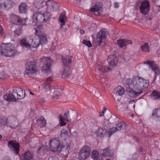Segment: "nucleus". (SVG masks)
<instances>
[{"label": "nucleus", "instance_id": "29", "mask_svg": "<svg viewBox=\"0 0 160 160\" xmlns=\"http://www.w3.org/2000/svg\"><path fill=\"white\" fill-rule=\"evenodd\" d=\"M47 151V148L46 147L43 146L39 148L37 152L38 154L39 155L43 156Z\"/></svg>", "mask_w": 160, "mask_h": 160}, {"label": "nucleus", "instance_id": "2", "mask_svg": "<svg viewBox=\"0 0 160 160\" xmlns=\"http://www.w3.org/2000/svg\"><path fill=\"white\" fill-rule=\"evenodd\" d=\"M51 14L47 11H44L43 13L37 12L35 13L32 16V24L35 26L39 23H43L48 20L50 18Z\"/></svg>", "mask_w": 160, "mask_h": 160}, {"label": "nucleus", "instance_id": "31", "mask_svg": "<svg viewBox=\"0 0 160 160\" xmlns=\"http://www.w3.org/2000/svg\"><path fill=\"white\" fill-rule=\"evenodd\" d=\"M72 58V56H66L64 58H62L63 64L65 66H67L71 64Z\"/></svg>", "mask_w": 160, "mask_h": 160}, {"label": "nucleus", "instance_id": "12", "mask_svg": "<svg viewBox=\"0 0 160 160\" xmlns=\"http://www.w3.org/2000/svg\"><path fill=\"white\" fill-rule=\"evenodd\" d=\"M46 9L50 12L56 11L58 9V5L53 1L48 0L46 2Z\"/></svg>", "mask_w": 160, "mask_h": 160}, {"label": "nucleus", "instance_id": "20", "mask_svg": "<svg viewBox=\"0 0 160 160\" xmlns=\"http://www.w3.org/2000/svg\"><path fill=\"white\" fill-rule=\"evenodd\" d=\"M100 153L101 155L105 157H111L113 155L112 151L109 150V148L101 150Z\"/></svg>", "mask_w": 160, "mask_h": 160}, {"label": "nucleus", "instance_id": "32", "mask_svg": "<svg viewBox=\"0 0 160 160\" xmlns=\"http://www.w3.org/2000/svg\"><path fill=\"white\" fill-rule=\"evenodd\" d=\"M151 98L153 100H155L160 98V92L157 91H153L150 95Z\"/></svg>", "mask_w": 160, "mask_h": 160}, {"label": "nucleus", "instance_id": "38", "mask_svg": "<svg viewBox=\"0 0 160 160\" xmlns=\"http://www.w3.org/2000/svg\"><path fill=\"white\" fill-rule=\"evenodd\" d=\"M106 132L104 129L102 128H99L96 131V133L97 135L101 137H103L105 134Z\"/></svg>", "mask_w": 160, "mask_h": 160}, {"label": "nucleus", "instance_id": "40", "mask_svg": "<svg viewBox=\"0 0 160 160\" xmlns=\"http://www.w3.org/2000/svg\"><path fill=\"white\" fill-rule=\"evenodd\" d=\"M68 136V132L67 130L63 129L61 132V136L63 138H65Z\"/></svg>", "mask_w": 160, "mask_h": 160}, {"label": "nucleus", "instance_id": "19", "mask_svg": "<svg viewBox=\"0 0 160 160\" xmlns=\"http://www.w3.org/2000/svg\"><path fill=\"white\" fill-rule=\"evenodd\" d=\"M114 93L115 96H121L124 94L125 90L122 87L118 86L115 88Z\"/></svg>", "mask_w": 160, "mask_h": 160}, {"label": "nucleus", "instance_id": "11", "mask_svg": "<svg viewBox=\"0 0 160 160\" xmlns=\"http://www.w3.org/2000/svg\"><path fill=\"white\" fill-rule=\"evenodd\" d=\"M8 146L10 149L17 154L19 151V145L14 141H10L8 142Z\"/></svg>", "mask_w": 160, "mask_h": 160}, {"label": "nucleus", "instance_id": "8", "mask_svg": "<svg viewBox=\"0 0 160 160\" xmlns=\"http://www.w3.org/2000/svg\"><path fill=\"white\" fill-rule=\"evenodd\" d=\"M40 62L45 63V65L42 68V71L45 73L50 72L51 70V65L53 61L49 58L43 57L41 59Z\"/></svg>", "mask_w": 160, "mask_h": 160}, {"label": "nucleus", "instance_id": "18", "mask_svg": "<svg viewBox=\"0 0 160 160\" xmlns=\"http://www.w3.org/2000/svg\"><path fill=\"white\" fill-rule=\"evenodd\" d=\"M52 79V76H51L48 78L45 81L43 84V88L45 92H47L50 90L51 88L50 83Z\"/></svg>", "mask_w": 160, "mask_h": 160}, {"label": "nucleus", "instance_id": "55", "mask_svg": "<svg viewBox=\"0 0 160 160\" xmlns=\"http://www.w3.org/2000/svg\"><path fill=\"white\" fill-rule=\"evenodd\" d=\"M55 49V46H53V45H52V47H51V51L53 52H54V50Z\"/></svg>", "mask_w": 160, "mask_h": 160}, {"label": "nucleus", "instance_id": "45", "mask_svg": "<svg viewBox=\"0 0 160 160\" xmlns=\"http://www.w3.org/2000/svg\"><path fill=\"white\" fill-rule=\"evenodd\" d=\"M117 131L118 130L116 127L111 128L109 129L108 132V134H109V136H110Z\"/></svg>", "mask_w": 160, "mask_h": 160}, {"label": "nucleus", "instance_id": "34", "mask_svg": "<svg viewBox=\"0 0 160 160\" xmlns=\"http://www.w3.org/2000/svg\"><path fill=\"white\" fill-rule=\"evenodd\" d=\"M100 8L97 5L94 6L90 9L91 12H94L96 15H98L100 12H99Z\"/></svg>", "mask_w": 160, "mask_h": 160}, {"label": "nucleus", "instance_id": "1", "mask_svg": "<svg viewBox=\"0 0 160 160\" xmlns=\"http://www.w3.org/2000/svg\"><path fill=\"white\" fill-rule=\"evenodd\" d=\"M149 82L147 79L139 77L132 78L129 81L130 87L132 88L128 92V95L132 98H137L142 92V90L147 88Z\"/></svg>", "mask_w": 160, "mask_h": 160}, {"label": "nucleus", "instance_id": "26", "mask_svg": "<svg viewBox=\"0 0 160 160\" xmlns=\"http://www.w3.org/2000/svg\"><path fill=\"white\" fill-rule=\"evenodd\" d=\"M4 98L8 102H14L15 101V98L14 97L12 93H7L4 96Z\"/></svg>", "mask_w": 160, "mask_h": 160}, {"label": "nucleus", "instance_id": "53", "mask_svg": "<svg viewBox=\"0 0 160 160\" xmlns=\"http://www.w3.org/2000/svg\"><path fill=\"white\" fill-rule=\"evenodd\" d=\"M101 82L102 83H104L105 84H108L107 82H106V78H103L101 79Z\"/></svg>", "mask_w": 160, "mask_h": 160}, {"label": "nucleus", "instance_id": "48", "mask_svg": "<svg viewBox=\"0 0 160 160\" xmlns=\"http://www.w3.org/2000/svg\"><path fill=\"white\" fill-rule=\"evenodd\" d=\"M40 126L41 127H43L45 126L46 122L44 119H43L42 120H40Z\"/></svg>", "mask_w": 160, "mask_h": 160}, {"label": "nucleus", "instance_id": "56", "mask_svg": "<svg viewBox=\"0 0 160 160\" xmlns=\"http://www.w3.org/2000/svg\"><path fill=\"white\" fill-rule=\"evenodd\" d=\"M116 103L118 104H119L120 103V98H118L116 100Z\"/></svg>", "mask_w": 160, "mask_h": 160}, {"label": "nucleus", "instance_id": "10", "mask_svg": "<svg viewBox=\"0 0 160 160\" xmlns=\"http://www.w3.org/2000/svg\"><path fill=\"white\" fill-rule=\"evenodd\" d=\"M150 5L149 1L147 0L142 2L140 7V12L143 15H147L149 12Z\"/></svg>", "mask_w": 160, "mask_h": 160}, {"label": "nucleus", "instance_id": "46", "mask_svg": "<svg viewBox=\"0 0 160 160\" xmlns=\"http://www.w3.org/2000/svg\"><path fill=\"white\" fill-rule=\"evenodd\" d=\"M82 43L88 47H90L92 46L91 43L89 41L83 40L82 42Z\"/></svg>", "mask_w": 160, "mask_h": 160}, {"label": "nucleus", "instance_id": "3", "mask_svg": "<svg viewBox=\"0 0 160 160\" xmlns=\"http://www.w3.org/2000/svg\"><path fill=\"white\" fill-rule=\"evenodd\" d=\"M0 52L1 54L6 57H12L16 53L15 46L11 43H3L1 45Z\"/></svg>", "mask_w": 160, "mask_h": 160}, {"label": "nucleus", "instance_id": "61", "mask_svg": "<svg viewBox=\"0 0 160 160\" xmlns=\"http://www.w3.org/2000/svg\"><path fill=\"white\" fill-rule=\"evenodd\" d=\"M0 27L1 28V29H0V34H2L3 33V30L2 29V27L1 26H0Z\"/></svg>", "mask_w": 160, "mask_h": 160}, {"label": "nucleus", "instance_id": "17", "mask_svg": "<svg viewBox=\"0 0 160 160\" xmlns=\"http://www.w3.org/2000/svg\"><path fill=\"white\" fill-rule=\"evenodd\" d=\"M109 65L112 67H115L118 63V59L115 55H110L108 59Z\"/></svg>", "mask_w": 160, "mask_h": 160}, {"label": "nucleus", "instance_id": "42", "mask_svg": "<svg viewBox=\"0 0 160 160\" xmlns=\"http://www.w3.org/2000/svg\"><path fill=\"white\" fill-rule=\"evenodd\" d=\"M1 126H8V120L6 118H2V121L1 122Z\"/></svg>", "mask_w": 160, "mask_h": 160}, {"label": "nucleus", "instance_id": "35", "mask_svg": "<svg viewBox=\"0 0 160 160\" xmlns=\"http://www.w3.org/2000/svg\"><path fill=\"white\" fill-rule=\"evenodd\" d=\"M11 19V22L14 24H18V22L20 20V18L15 15H12Z\"/></svg>", "mask_w": 160, "mask_h": 160}, {"label": "nucleus", "instance_id": "24", "mask_svg": "<svg viewBox=\"0 0 160 160\" xmlns=\"http://www.w3.org/2000/svg\"><path fill=\"white\" fill-rule=\"evenodd\" d=\"M38 25L37 27L36 28L35 33L36 35L39 37L42 35H45L42 26L39 25V24Z\"/></svg>", "mask_w": 160, "mask_h": 160}, {"label": "nucleus", "instance_id": "21", "mask_svg": "<svg viewBox=\"0 0 160 160\" xmlns=\"http://www.w3.org/2000/svg\"><path fill=\"white\" fill-rule=\"evenodd\" d=\"M117 43L120 47H123L130 44H132L131 41L127 39H120L118 41Z\"/></svg>", "mask_w": 160, "mask_h": 160}, {"label": "nucleus", "instance_id": "54", "mask_svg": "<svg viewBox=\"0 0 160 160\" xmlns=\"http://www.w3.org/2000/svg\"><path fill=\"white\" fill-rule=\"evenodd\" d=\"M93 93L95 92L96 94H95V95L96 96V97L98 98V97L99 96H100V94L98 93L97 94V93L96 90H94L93 91Z\"/></svg>", "mask_w": 160, "mask_h": 160}, {"label": "nucleus", "instance_id": "14", "mask_svg": "<svg viewBox=\"0 0 160 160\" xmlns=\"http://www.w3.org/2000/svg\"><path fill=\"white\" fill-rule=\"evenodd\" d=\"M69 111H67L65 113L63 116L60 115V123L61 126L65 125L66 124V121L69 122L71 121V119L69 115Z\"/></svg>", "mask_w": 160, "mask_h": 160}, {"label": "nucleus", "instance_id": "36", "mask_svg": "<svg viewBox=\"0 0 160 160\" xmlns=\"http://www.w3.org/2000/svg\"><path fill=\"white\" fill-rule=\"evenodd\" d=\"M12 93L13 94H16V93H17L19 94H24L25 96V91H23L22 89L20 88H15L13 89Z\"/></svg>", "mask_w": 160, "mask_h": 160}, {"label": "nucleus", "instance_id": "60", "mask_svg": "<svg viewBox=\"0 0 160 160\" xmlns=\"http://www.w3.org/2000/svg\"><path fill=\"white\" fill-rule=\"evenodd\" d=\"M146 19L147 20H151L152 19V18L151 17H150L148 16V17H146Z\"/></svg>", "mask_w": 160, "mask_h": 160}, {"label": "nucleus", "instance_id": "15", "mask_svg": "<svg viewBox=\"0 0 160 160\" xmlns=\"http://www.w3.org/2000/svg\"><path fill=\"white\" fill-rule=\"evenodd\" d=\"M38 37L39 38H36V37L34 38L35 40H38V42H37V43L36 42H35V44L36 45V48L38 47L40 45H42L46 44L47 42V39L45 34L42 35L41 36Z\"/></svg>", "mask_w": 160, "mask_h": 160}, {"label": "nucleus", "instance_id": "28", "mask_svg": "<svg viewBox=\"0 0 160 160\" xmlns=\"http://www.w3.org/2000/svg\"><path fill=\"white\" fill-rule=\"evenodd\" d=\"M92 157L94 160H103L102 157L99 155V153L96 151L92 152Z\"/></svg>", "mask_w": 160, "mask_h": 160}, {"label": "nucleus", "instance_id": "25", "mask_svg": "<svg viewBox=\"0 0 160 160\" xmlns=\"http://www.w3.org/2000/svg\"><path fill=\"white\" fill-rule=\"evenodd\" d=\"M38 25L37 27L36 28L35 33L36 35L39 37L42 35H45L42 26L39 25V24Z\"/></svg>", "mask_w": 160, "mask_h": 160}, {"label": "nucleus", "instance_id": "47", "mask_svg": "<svg viewBox=\"0 0 160 160\" xmlns=\"http://www.w3.org/2000/svg\"><path fill=\"white\" fill-rule=\"evenodd\" d=\"M20 21L18 22V24L24 25L26 24V20L25 19H21L20 18Z\"/></svg>", "mask_w": 160, "mask_h": 160}, {"label": "nucleus", "instance_id": "30", "mask_svg": "<svg viewBox=\"0 0 160 160\" xmlns=\"http://www.w3.org/2000/svg\"><path fill=\"white\" fill-rule=\"evenodd\" d=\"M28 9L27 6L24 3H22L19 5V8L20 13H25Z\"/></svg>", "mask_w": 160, "mask_h": 160}, {"label": "nucleus", "instance_id": "41", "mask_svg": "<svg viewBox=\"0 0 160 160\" xmlns=\"http://www.w3.org/2000/svg\"><path fill=\"white\" fill-rule=\"evenodd\" d=\"M69 71L68 69H65L63 71L62 77L63 78H66L68 77L69 74Z\"/></svg>", "mask_w": 160, "mask_h": 160}, {"label": "nucleus", "instance_id": "64", "mask_svg": "<svg viewBox=\"0 0 160 160\" xmlns=\"http://www.w3.org/2000/svg\"><path fill=\"white\" fill-rule=\"evenodd\" d=\"M152 2H156L158 1L159 0H151Z\"/></svg>", "mask_w": 160, "mask_h": 160}, {"label": "nucleus", "instance_id": "49", "mask_svg": "<svg viewBox=\"0 0 160 160\" xmlns=\"http://www.w3.org/2000/svg\"><path fill=\"white\" fill-rule=\"evenodd\" d=\"M6 77V76L3 71L0 72V79H3Z\"/></svg>", "mask_w": 160, "mask_h": 160}, {"label": "nucleus", "instance_id": "33", "mask_svg": "<svg viewBox=\"0 0 160 160\" xmlns=\"http://www.w3.org/2000/svg\"><path fill=\"white\" fill-rule=\"evenodd\" d=\"M59 20L61 23V26L65 25V22L67 20V19L64 12L61 13L59 18Z\"/></svg>", "mask_w": 160, "mask_h": 160}, {"label": "nucleus", "instance_id": "22", "mask_svg": "<svg viewBox=\"0 0 160 160\" xmlns=\"http://www.w3.org/2000/svg\"><path fill=\"white\" fill-rule=\"evenodd\" d=\"M152 116L157 121H160V108L154 110L152 112Z\"/></svg>", "mask_w": 160, "mask_h": 160}, {"label": "nucleus", "instance_id": "5", "mask_svg": "<svg viewBox=\"0 0 160 160\" xmlns=\"http://www.w3.org/2000/svg\"><path fill=\"white\" fill-rule=\"evenodd\" d=\"M36 72V62L34 60L28 62L26 65V69L24 72L25 76L32 77Z\"/></svg>", "mask_w": 160, "mask_h": 160}, {"label": "nucleus", "instance_id": "9", "mask_svg": "<svg viewBox=\"0 0 160 160\" xmlns=\"http://www.w3.org/2000/svg\"><path fill=\"white\" fill-rule=\"evenodd\" d=\"M112 69L111 68L108 67L102 63L98 64L97 67V70L95 71L96 72L95 73L96 78L98 79H99L100 78L99 75L100 74V72H107L111 71Z\"/></svg>", "mask_w": 160, "mask_h": 160}, {"label": "nucleus", "instance_id": "13", "mask_svg": "<svg viewBox=\"0 0 160 160\" xmlns=\"http://www.w3.org/2000/svg\"><path fill=\"white\" fill-rule=\"evenodd\" d=\"M107 32L104 30H101L98 33L97 38L98 42V45H100L102 42H104L106 40L105 35Z\"/></svg>", "mask_w": 160, "mask_h": 160}, {"label": "nucleus", "instance_id": "27", "mask_svg": "<svg viewBox=\"0 0 160 160\" xmlns=\"http://www.w3.org/2000/svg\"><path fill=\"white\" fill-rule=\"evenodd\" d=\"M44 0H34V5L35 7L38 9L43 7L44 5Z\"/></svg>", "mask_w": 160, "mask_h": 160}, {"label": "nucleus", "instance_id": "4", "mask_svg": "<svg viewBox=\"0 0 160 160\" xmlns=\"http://www.w3.org/2000/svg\"><path fill=\"white\" fill-rule=\"evenodd\" d=\"M38 40H35L32 37L27 36L22 38L20 43L22 46L27 48L28 50H32L33 48H36L35 42L37 43Z\"/></svg>", "mask_w": 160, "mask_h": 160}, {"label": "nucleus", "instance_id": "6", "mask_svg": "<svg viewBox=\"0 0 160 160\" xmlns=\"http://www.w3.org/2000/svg\"><path fill=\"white\" fill-rule=\"evenodd\" d=\"M91 150L89 147L85 146L82 147L78 152L79 159L80 160H85L88 158L90 154Z\"/></svg>", "mask_w": 160, "mask_h": 160}, {"label": "nucleus", "instance_id": "43", "mask_svg": "<svg viewBox=\"0 0 160 160\" xmlns=\"http://www.w3.org/2000/svg\"><path fill=\"white\" fill-rule=\"evenodd\" d=\"M141 48L142 51L148 52H149V48L147 43H145L141 47Z\"/></svg>", "mask_w": 160, "mask_h": 160}, {"label": "nucleus", "instance_id": "58", "mask_svg": "<svg viewBox=\"0 0 160 160\" xmlns=\"http://www.w3.org/2000/svg\"><path fill=\"white\" fill-rule=\"evenodd\" d=\"M129 103L131 104L135 102V100H132L129 101Z\"/></svg>", "mask_w": 160, "mask_h": 160}, {"label": "nucleus", "instance_id": "62", "mask_svg": "<svg viewBox=\"0 0 160 160\" xmlns=\"http://www.w3.org/2000/svg\"><path fill=\"white\" fill-rule=\"evenodd\" d=\"M48 160H55V159L52 157H49Z\"/></svg>", "mask_w": 160, "mask_h": 160}, {"label": "nucleus", "instance_id": "63", "mask_svg": "<svg viewBox=\"0 0 160 160\" xmlns=\"http://www.w3.org/2000/svg\"><path fill=\"white\" fill-rule=\"evenodd\" d=\"M70 146L69 145H68L67 147V148H66V149L67 150H68V151L70 149Z\"/></svg>", "mask_w": 160, "mask_h": 160}, {"label": "nucleus", "instance_id": "16", "mask_svg": "<svg viewBox=\"0 0 160 160\" xmlns=\"http://www.w3.org/2000/svg\"><path fill=\"white\" fill-rule=\"evenodd\" d=\"M147 64V66L155 72L156 74L159 73L160 71L158 67L154 62L151 61H147L144 62Z\"/></svg>", "mask_w": 160, "mask_h": 160}, {"label": "nucleus", "instance_id": "50", "mask_svg": "<svg viewBox=\"0 0 160 160\" xmlns=\"http://www.w3.org/2000/svg\"><path fill=\"white\" fill-rule=\"evenodd\" d=\"M14 33L17 35H19L21 33V31L20 29H17L14 31Z\"/></svg>", "mask_w": 160, "mask_h": 160}, {"label": "nucleus", "instance_id": "44", "mask_svg": "<svg viewBox=\"0 0 160 160\" xmlns=\"http://www.w3.org/2000/svg\"><path fill=\"white\" fill-rule=\"evenodd\" d=\"M13 94L14 97H15V101L17 100V98L18 99H21L25 97L24 94H19L17 93H16V94Z\"/></svg>", "mask_w": 160, "mask_h": 160}, {"label": "nucleus", "instance_id": "37", "mask_svg": "<svg viewBox=\"0 0 160 160\" xmlns=\"http://www.w3.org/2000/svg\"><path fill=\"white\" fill-rule=\"evenodd\" d=\"M126 124L123 122H121L119 123L116 127L118 130H120L122 129H125Z\"/></svg>", "mask_w": 160, "mask_h": 160}, {"label": "nucleus", "instance_id": "52", "mask_svg": "<svg viewBox=\"0 0 160 160\" xmlns=\"http://www.w3.org/2000/svg\"><path fill=\"white\" fill-rule=\"evenodd\" d=\"M71 135L73 137L75 138H77L78 137V133L76 131L73 132L72 133Z\"/></svg>", "mask_w": 160, "mask_h": 160}, {"label": "nucleus", "instance_id": "57", "mask_svg": "<svg viewBox=\"0 0 160 160\" xmlns=\"http://www.w3.org/2000/svg\"><path fill=\"white\" fill-rule=\"evenodd\" d=\"M114 5L115 8H118L119 7V4L118 3L116 2H115Z\"/></svg>", "mask_w": 160, "mask_h": 160}, {"label": "nucleus", "instance_id": "7", "mask_svg": "<svg viewBox=\"0 0 160 160\" xmlns=\"http://www.w3.org/2000/svg\"><path fill=\"white\" fill-rule=\"evenodd\" d=\"M49 148L53 152H59L61 151L62 149L59 141L56 138L50 140Z\"/></svg>", "mask_w": 160, "mask_h": 160}, {"label": "nucleus", "instance_id": "39", "mask_svg": "<svg viewBox=\"0 0 160 160\" xmlns=\"http://www.w3.org/2000/svg\"><path fill=\"white\" fill-rule=\"evenodd\" d=\"M62 91L61 89L58 88L56 89L54 92V95L52 96L53 98H57L58 97L61 95L62 94Z\"/></svg>", "mask_w": 160, "mask_h": 160}, {"label": "nucleus", "instance_id": "23", "mask_svg": "<svg viewBox=\"0 0 160 160\" xmlns=\"http://www.w3.org/2000/svg\"><path fill=\"white\" fill-rule=\"evenodd\" d=\"M23 160H33V155L30 151H28L22 155Z\"/></svg>", "mask_w": 160, "mask_h": 160}, {"label": "nucleus", "instance_id": "59", "mask_svg": "<svg viewBox=\"0 0 160 160\" xmlns=\"http://www.w3.org/2000/svg\"><path fill=\"white\" fill-rule=\"evenodd\" d=\"M80 32L81 34H83L85 32L83 30H80Z\"/></svg>", "mask_w": 160, "mask_h": 160}, {"label": "nucleus", "instance_id": "51", "mask_svg": "<svg viewBox=\"0 0 160 160\" xmlns=\"http://www.w3.org/2000/svg\"><path fill=\"white\" fill-rule=\"evenodd\" d=\"M106 108H104V109L102 111V112H100V113L99 114V116L100 117H101L103 116H104L105 117V116H104V114H105V113L106 112Z\"/></svg>", "mask_w": 160, "mask_h": 160}]
</instances>
